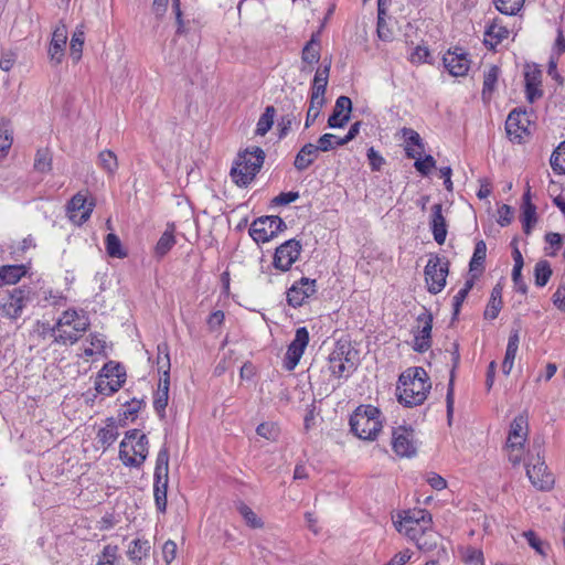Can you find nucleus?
Segmentation results:
<instances>
[{"mask_svg":"<svg viewBox=\"0 0 565 565\" xmlns=\"http://www.w3.org/2000/svg\"><path fill=\"white\" fill-rule=\"evenodd\" d=\"M448 273L449 262L445 257L431 255L424 269L427 290L433 295L439 294L446 286Z\"/></svg>","mask_w":565,"mask_h":565,"instance_id":"nucleus-10","label":"nucleus"},{"mask_svg":"<svg viewBox=\"0 0 565 565\" xmlns=\"http://www.w3.org/2000/svg\"><path fill=\"white\" fill-rule=\"evenodd\" d=\"M431 222L430 227L433 232L434 239L438 244H444L447 236V225L446 220L443 215V209L440 204H435L431 207Z\"/></svg>","mask_w":565,"mask_h":565,"instance_id":"nucleus-26","label":"nucleus"},{"mask_svg":"<svg viewBox=\"0 0 565 565\" xmlns=\"http://www.w3.org/2000/svg\"><path fill=\"white\" fill-rule=\"evenodd\" d=\"M433 525V519L426 510H408L395 523L396 530L409 540L425 533Z\"/></svg>","mask_w":565,"mask_h":565,"instance_id":"nucleus-8","label":"nucleus"},{"mask_svg":"<svg viewBox=\"0 0 565 565\" xmlns=\"http://www.w3.org/2000/svg\"><path fill=\"white\" fill-rule=\"evenodd\" d=\"M256 433L268 440H276L278 437V427L273 423H262L257 426Z\"/></svg>","mask_w":565,"mask_h":565,"instance_id":"nucleus-58","label":"nucleus"},{"mask_svg":"<svg viewBox=\"0 0 565 565\" xmlns=\"http://www.w3.org/2000/svg\"><path fill=\"white\" fill-rule=\"evenodd\" d=\"M458 551L463 563L469 565H483V553L480 548L466 545L460 546Z\"/></svg>","mask_w":565,"mask_h":565,"instance_id":"nucleus-39","label":"nucleus"},{"mask_svg":"<svg viewBox=\"0 0 565 565\" xmlns=\"http://www.w3.org/2000/svg\"><path fill=\"white\" fill-rule=\"evenodd\" d=\"M500 75V70L498 66L492 65L488 71L483 74V88H482V97L483 99L489 98L493 93L498 78Z\"/></svg>","mask_w":565,"mask_h":565,"instance_id":"nucleus-41","label":"nucleus"},{"mask_svg":"<svg viewBox=\"0 0 565 565\" xmlns=\"http://www.w3.org/2000/svg\"><path fill=\"white\" fill-rule=\"evenodd\" d=\"M235 508L249 527L262 529L264 526L262 519L243 501L236 502Z\"/></svg>","mask_w":565,"mask_h":565,"instance_id":"nucleus-37","label":"nucleus"},{"mask_svg":"<svg viewBox=\"0 0 565 565\" xmlns=\"http://www.w3.org/2000/svg\"><path fill=\"white\" fill-rule=\"evenodd\" d=\"M523 536L526 539L529 545L541 555H546V552L544 551V543L537 537L535 532L533 531H525L523 533Z\"/></svg>","mask_w":565,"mask_h":565,"instance_id":"nucleus-62","label":"nucleus"},{"mask_svg":"<svg viewBox=\"0 0 565 565\" xmlns=\"http://www.w3.org/2000/svg\"><path fill=\"white\" fill-rule=\"evenodd\" d=\"M316 291L315 279L301 278L288 289L287 301L294 308L300 307L303 305L306 299L311 297Z\"/></svg>","mask_w":565,"mask_h":565,"instance_id":"nucleus-21","label":"nucleus"},{"mask_svg":"<svg viewBox=\"0 0 565 565\" xmlns=\"http://www.w3.org/2000/svg\"><path fill=\"white\" fill-rule=\"evenodd\" d=\"M285 228L286 224L279 216H263L253 222L249 234L256 243H267Z\"/></svg>","mask_w":565,"mask_h":565,"instance_id":"nucleus-12","label":"nucleus"},{"mask_svg":"<svg viewBox=\"0 0 565 565\" xmlns=\"http://www.w3.org/2000/svg\"><path fill=\"white\" fill-rule=\"evenodd\" d=\"M52 153L47 148L39 149L34 158V170L40 173H47L52 169Z\"/></svg>","mask_w":565,"mask_h":565,"instance_id":"nucleus-42","label":"nucleus"},{"mask_svg":"<svg viewBox=\"0 0 565 565\" xmlns=\"http://www.w3.org/2000/svg\"><path fill=\"white\" fill-rule=\"evenodd\" d=\"M118 424L115 418H107L104 427L98 429L97 441L104 449L110 447L118 438Z\"/></svg>","mask_w":565,"mask_h":565,"instance_id":"nucleus-30","label":"nucleus"},{"mask_svg":"<svg viewBox=\"0 0 565 565\" xmlns=\"http://www.w3.org/2000/svg\"><path fill=\"white\" fill-rule=\"evenodd\" d=\"M94 206L95 203L93 201L88 202L86 195L79 192L67 203V216L75 225H82L89 218Z\"/></svg>","mask_w":565,"mask_h":565,"instance_id":"nucleus-19","label":"nucleus"},{"mask_svg":"<svg viewBox=\"0 0 565 565\" xmlns=\"http://www.w3.org/2000/svg\"><path fill=\"white\" fill-rule=\"evenodd\" d=\"M430 387L429 377L423 367H409L399 375L396 387L398 401L407 407L422 405Z\"/></svg>","mask_w":565,"mask_h":565,"instance_id":"nucleus-1","label":"nucleus"},{"mask_svg":"<svg viewBox=\"0 0 565 565\" xmlns=\"http://www.w3.org/2000/svg\"><path fill=\"white\" fill-rule=\"evenodd\" d=\"M522 218L525 231L529 232L532 224L536 222V207L531 202V191L529 185L523 194Z\"/></svg>","mask_w":565,"mask_h":565,"instance_id":"nucleus-35","label":"nucleus"},{"mask_svg":"<svg viewBox=\"0 0 565 565\" xmlns=\"http://www.w3.org/2000/svg\"><path fill=\"white\" fill-rule=\"evenodd\" d=\"M339 139L340 138L333 134H324L319 138L318 145L316 146L318 147L319 151L327 152L334 149L335 147L341 146L338 143Z\"/></svg>","mask_w":565,"mask_h":565,"instance_id":"nucleus-56","label":"nucleus"},{"mask_svg":"<svg viewBox=\"0 0 565 565\" xmlns=\"http://www.w3.org/2000/svg\"><path fill=\"white\" fill-rule=\"evenodd\" d=\"M89 326L85 315H79L75 310H66L57 319L53 327L44 328L43 333L54 338V342L60 344H74Z\"/></svg>","mask_w":565,"mask_h":565,"instance_id":"nucleus-2","label":"nucleus"},{"mask_svg":"<svg viewBox=\"0 0 565 565\" xmlns=\"http://www.w3.org/2000/svg\"><path fill=\"white\" fill-rule=\"evenodd\" d=\"M552 276V269L547 260H540L534 267L535 285L544 287Z\"/></svg>","mask_w":565,"mask_h":565,"instance_id":"nucleus-46","label":"nucleus"},{"mask_svg":"<svg viewBox=\"0 0 565 565\" xmlns=\"http://www.w3.org/2000/svg\"><path fill=\"white\" fill-rule=\"evenodd\" d=\"M30 301V290L26 288H13L0 303V315L4 318L17 320Z\"/></svg>","mask_w":565,"mask_h":565,"instance_id":"nucleus-13","label":"nucleus"},{"mask_svg":"<svg viewBox=\"0 0 565 565\" xmlns=\"http://www.w3.org/2000/svg\"><path fill=\"white\" fill-rule=\"evenodd\" d=\"M351 350L348 344H338L329 355V370L335 377H342L354 369L351 358Z\"/></svg>","mask_w":565,"mask_h":565,"instance_id":"nucleus-18","label":"nucleus"},{"mask_svg":"<svg viewBox=\"0 0 565 565\" xmlns=\"http://www.w3.org/2000/svg\"><path fill=\"white\" fill-rule=\"evenodd\" d=\"M551 166L554 172L565 174V141H563L552 153Z\"/></svg>","mask_w":565,"mask_h":565,"instance_id":"nucleus-52","label":"nucleus"},{"mask_svg":"<svg viewBox=\"0 0 565 565\" xmlns=\"http://www.w3.org/2000/svg\"><path fill=\"white\" fill-rule=\"evenodd\" d=\"M105 341L99 335H90L89 345L84 348L85 356H93L102 352Z\"/></svg>","mask_w":565,"mask_h":565,"instance_id":"nucleus-60","label":"nucleus"},{"mask_svg":"<svg viewBox=\"0 0 565 565\" xmlns=\"http://www.w3.org/2000/svg\"><path fill=\"white\" fill-rule=\"evenodd\" d=\"M85 33L81 28H77L72 35L70 44V56L75 63L82 57Z\"/></svg>","mask_w":565,"mask_h":565,"instance_id":"nucleus-43","label":"nucleus"},{"mask_svg":"<svg viewBox=\"0 0 565 565\" xmlns=\"http://www.w3.org/2000/svg\"><path fill=\"white\" fill-rule=\"evenodd\" d=\"M527 416L520 414L512 420L507 439L508 458L509 461L514 466L522 461L523 446L527 440Z\"/></svg>","mask_w":565,"mask_h":565,"instance_id":"nucleus-7","label":"nucleus"},{"mask_svg":"<svg viewBox=\"0 0 565 565\" xmlns=\"http://www.w3.org/2000/svg\"><path fill=\"white\" fill-rule=\"evenodd\" d=\"M352 109V102L347 96H340L335 100L333 111L328 119L330 128H342L350 119V111Z\"/></svg>","mask_w":565,"mask_h":565,"instance_id":"nucleus-23","label":"nucleus"},{"mask_svg":"<svg viewBox=\"0 0 565 565\" xmlns=\"http://www.w3.org/2000/svg\"><path fill=\"white\" fill-rule=\"evenodd\" d=\"M105 244H106V252L110 257H116V258L126 257L127 254L124 250V248L121 246V242L116 234L109 233L106 236Z\"/></svg>","mask_w":565,"mask_h":565,"instance_id":"nucleus-47","label":"nucleus"},{"mask_svg":"<svg viewBox=\"0 0 565 565\" xmlns=\"http://www.w3.org/2000/svg\"><path fill=\"white\" fill-rule=\"evenodd\" d=\"M412 551L404 550L395 554L385 565H405L412 558Z\"/></svg>","mask_w":565,"mask_h":565,"instance_id":"nucleus-64","label":"nucleus"},{"mask_svg":"<svg viewBox=\"0 0 565 565\" xmlns=\"http://www.w3.org/2000/svg\"><path fill=\"white\" fill-rule=\"evenodd\" d=\"M493 3L501 13L514 15L522 9L524 0H493Z\"/></svg>","mask_w":565,"mask_h":565,"instance_id":"nucleus-51","label":"nucleus"},{"mask_svg":"<svg viewBox=\"0 0 565 565\" xmlns=\"http://www.w3.org/2000/svg\"><path fill=\"white\" fill-rule=\"evenodd\" d=\"M319 149L313 143H306L297 153L294 166L298 171L308 169L318 158Z\"/></svg>","mask_w":565,"mask_h":565,"instance_id":"nucleus-29","label":"nucleus"},{"mask_svg":"<svg viewBox=\"0 0 565 565\" xmlns=\"http://www.w3.org/2000/svg\"><path fill=\"white\" fill-rule=\"evenodd\" d=\"M510 31L504 25L494 21L489 25L484 32V44L491 49H494L503 40L508 39Z\"/></svg>","mask_w":565,"mask_h":565,"instance_id":"nucleus-32","label":"nucleus"},{"mask_svg":"<svg viewBox=\"0 0 565 565\" xmlns=\"http://www.w3.org/2000/svg\"><path fill=\"white\" fill-rule=\"evenodd\" d=\"M158 371L162 372V377H170V356H169V347L166 342L158 344Z\"/></svg>","mask_w":565,"mask_h":565,"instance_id":"nucleus-45","label":"nucleus"},{"mask_svg":"<svg viewBox=\"0 0 565 565\" xmlns=\"http://www.w3.org/2000/svg\"><path fill=\"white\" fill-rule=\"evenodd\" d=\"M487 256V245L483 241L477 242L473 255L469 263L470 271L482 270L483 263Z\"/></svg>","mask_w":565,"mask_h":565,"instance_id":"nucleus-44","label":"nucleus"},{"mask_svg":"<svg viewBox=\"0 0 565 565\" xmlns=\"http://www.w3.org/2000/svg\"><path fill=\"white\" fill-rule=\"evenodd\" d=\"M66 40V26L64 24L56 26L49 46V56L52 63L57 65L62 62Z\"/></svg>","mask_w":565,"mask_h":565,"instance_id":"nucleus-24","label":"nucleus"},{"mask_svg":"<svg viewBox=\"0 0 565 565\" xmlns=\"http://www.w3.org/2000/svg\"><path fill=\"white\" fill-rule=\"evenodd\" d=\"M126 382V371L119 363L109 361L99 372L95 382V388L99 394L109 396L124 385Z\"/></svg>","mask_w":565,"mask_h":565,"instance_id":"nucleus-9","label":"nucleus"},{"mask_svg":"<svg viewBox=\"0 0 565 565\" xmlns=\"http://www.w3.org/2000/svg\"><path fill=\"white\" fill-rule=\"evenodd\" d=\"M443 63L449 74L456 77L467 75L470 68L468 54L460 47L446 52L443 57Z\"/></svg>","mask_w":565,"mask_h":565,"instance_id":"nucleus-20","label":"nucleus"},{"mask_svg":"<svg viewBox=\"0 0 565 565\" xmlns=\"http://www.w3.org/2000/svg\"><path fill=\"white\" fill-rule=\"evenodd\" d=\"M169 483V451L161 448L157 455L153 473V497L158 511L164 513L167 510V492Z\"/></svg>","mask_w":565,"mask_h":565,"instance_id":"nucleus-6","label":"nucleus"},{"mask_svg":"<svg viewBox=\"0 0 565 565\" xmlns=\"http://www.w3.org/2000/svg\"><path fill=\"white\" fill-rule=\"evenodd\" d=\"M418 330L414 335L413 349L417 352H425L430 348L433 317L430 313L418 316Z\"/></svg>","mask_w":565,"mask_h":565,"instance_id":"nucleus-22","label":"nucleus"},{"mask_svg":"<svg viewBox=\"0 0 565 565\" xmlns=\"http://www.w3.org/2000/svg\"><path fill=\"white\" fill-rule=\"evenodd\" d=\"M309 343V332L307 328L300 327L296 330L295 339L288 345L285 359L284 367L287 371H292L298 365L305 350Z\"/></svg>","mask_w":565,"mask_h":565,"instance_id":"nucleus-15","label":"nucleus"},{"mask_svg":"<svg viewBox=\"0 0 565 565\" xmlns=\"http://www.w3.org/2000/svg\"><path fill=\"white\" fill-rule=\"evenodd\" d=\"M392 447L399 457H413L416 455L417 446L414 438V430L399 426L394 428L392 434Z\"/></svg>","mask_w":565,"mask_h":565,"instance_id":"nucleus-16","label":"nucleus"},{"mask_svg":"<svg viewBox=\"0 0 565 565\" xmlns=\"http://www.w3.org/2000/svg\"><path fill=\"white\" fill-rule=\"evenodd\" d=\"M454 366H452V370H451V374H450V381H449V384H448V390H447V396H446V403H447V417H448V420L450 422L451 420V417H452V414H454V404H455V398H454V374H455V369L459 362V353L457 351L454 352Z\"/></svg>","mask_w":565,"mask_h":565,"instance_id":"nucleus-49","label":"nucleus"},{"mask_svg":"<svg viewBox=\"0 0 565 565\" xmlns=\"http://www.w3.org/2000/svg\"><path fill=\"white\" fill-rule=\"evenodd\" d=\"M149 454V441L138 429L126 431L119 445V459L126 467L140 468Z\"/></svg>","mask_w":565,"mask_h":565,"instance_id":"nucleus-4","label":"nucleus"},{"mask_svg":"<svg viewBox=\"0 0 565 565\" xmlns=\"http://www.w3.org/2000/svg\"><path fill=\"white\" fill-rule=\"evenodd\" d=\"M320 58L319 43L312 39L302 50V61L309 64H316Z\"/></svg>","mask_w":565,"mask_h":565,"instance_id":"nucleus-54","label":"nucleus"},{"mask_svg":"<svg viewBox=\"0 0 565 565\" xmlns=\"http://www.w3.org/2000/svg\"><path fill=\"white\" fill-rule=\"evenodd\" d=\"M150 548L148 540L136 539L130 542L127 554L131 561L138 562L148 556Z\"/></svg>","mask_w":565,"mask_h":565,"instance_id":"nucleus-36","label":"nucleus"},{"mask_svg":"<svg viewBox=\"0 0 565 565\" xmlns=\"http://www.w3.org/2000/svg\"><path fill=\"white\" fill-rule=\"evenodd\" d=\"M537 447L536 456H529L525 462L526 476L533 487L539 490L547 491L552 489L554 484V477L547 471V467L544 459L540 456Z\"/></svg>","mask_w":565,"mask_h":565,"instance_id":"nucleus-11","label":"nucleus"},{"mask_svg":"<svg viewBox=\"0 0 565 565\" xmlns=\"http://www.w3.org/2000/svg\"><path fill=\"white\" fill-rule=\"evenodd\" d=\"M175 226L173 223H169L167 225L166 231L162 233L160 238L158 239L154 248L153 254L157 258L164 257L175 245L177 239L174 236Z\"/></svg>","mask_w":565,"mask_h":565,"instance_id":"nucleus-27","label":"nucleus"},{"mask_svg":"<svg viewBox=\"0 0 565 565\" xmlns=\"http://www.w3.org/2000/svg\"><path fill=\"white\" fill-rule=\"evenodd\" d=\"M519 343H520V335H519V331L515 330V331L511 332V334L509 337L504 360L502 362V372L505 375H509L513 369L516 352L519 350Z\"/></svg>","mask_w":565,"mask_h":565,"instance_id":"nucleus-31","label":"nucleus"},{"mask_svg":"<svg viewBox=\"0 0 565 565\" xmlns=\"http://www.w3.org/2000/svg\"><path fill=\"white\" fill-rule=\"evenodd\" d=\"M402 135L406 142L405 146H411V147L415 146L418 148H422V146H424L423 139L420 138L419 134L417 131H415L414 129L403 128Z\"/></svg>","mask_w":565,"mask_h":565,"instance_id":"nucleus-59","label":"nucleus"},{"mask_svg":"<svg viewBox=\"0 0 565 565\" xmlns=\"http://www.w3.org/2000/svg\"><path fill=\"white\" fill-rule=\"evenodd\" d=\"M265 160V152L259 147L239 153L231 169V177L238 186L248 185L259 172Z\"/></svg>","mask_w":565,"mask_h":565,"instance_id":"nucleus-5","label":"nucleus"},{"mask_svg":"<svg viewBox=\"0 0 565 565\" xmlns=\"http://www.w3.org/2000/svg\"><path fill=\"white\" fill-rule=\"evenodd\" d=\"M435 166L436 161L430 154H427L424 158L418 157L414 163L415 169L423 175H427Z\"/></svg>","mask_w":565,"mask_h":565,"instance_id":"nucleus-57","label":"nucleus"},{"mask_svg":"<svg viewBox=\"0 0 565 565\" xmlns=\"http://www.w3.org/2000/svg\"><path fill=\"white\" fill-rule=\"evenodd\" d=\"M13 137L12 130L8 121L2 120L0 122V157L7 156L9 149L12 146Z\"/></svg>","mask_w":565,"mask_h":565,"instance_id":"nucleus-48","label":"nucleus"},{"mask_svg":"<svg viewBox=\"0 0 565 565\" xmlns=\"http://www.w3.org/2000/svg\"><path fill=\"white\" fill-rule=\"evenodd\" d=\"M170 377H160L158 390L153 396V408L160 417L164 416L169 402Z\"/></svg>","mask_w":565,"mask_h":565,"instance_id":"nucleus-28","label":"nucleus"},{"mask_svg":"<svg viewBox=\"0 0 565 565\" xmlns=\"http://www.w3.org/2000/svg\"><path fill=\"white\" fill-rule=\"evenodd\" d=\"M323 104H324V99H320V98L316 99L315 97H310L309 108L307 111L306 124H305L306 128H309L313 124V121L318 118Z\"/></svg>","mask_w":565,"mask_h":565,"instance_id":"nucleus-55","label":"nucleus"},{"mask_svg":"<svg viewBox=\"0 0 565 565\" xmlns=\"http://www.w3.org/2000/svg\"><path fill=\"white\" fill-rule=\"evenodd\" d=\"M299 119L294 114H288L286 116H282L278 126H279V138H284L288 131L290 130L291 126L295 122H298Z\"/></svg>","mask_w":565,"mask_h":565,"instance_id":"nucleus-63","label":"nucleus"},{"mask_svg":"<svg viewBox=\"0 0 565 565\" xmlns=\"http://www.w3.org/2000/svg\"><path fill=\"white\" fill-rule=\"evenodd\" d=\"M541 78L542 73L540 70L535 67H526L524 73V81H525V93H526V99L530 103H534L537 98L542 96L541 90Z\"/></svg>","mask_w":565,"mask_h":565,"instance_id":"nucleus-25","label":"nucleus"},{"mask_svg":"<svg viewBox=\"0 0 565 565\" xmlns=\"http://www.w3.org/2000/svg\"><path fill=\"white\" fill-rule=\"evenodd\" d=\"M531 119L525 110L513 109L505 120V131L513 142H522L525 136L530 135Z\"/></svg>","mask_w":565,"mask_h":565,"instance_id":"nucleus-14","label":"nucleus"},{"mask_svg":"<svg viewBox=\"0 0 565 565\" xmlns=\"http://www.w3.org/2000/svg\"><path fill=\"white\" fill-rule=\"evenodd\" d=\"M382 426L381 411L373 405H360L350 416L351 430L363 440H374Z\"/></svg>","mask_w":565,"mask_h":565,"instance_id":"nucleus-3","label":"nucleus"},{"mask_svg":"<svg viewBox=\"0 0 565 565\" xmlns=\"http://www.w3.org/2000/svg\"><path fill=\"white\" fill-rule=\"evenodd\" d=\"M177 543L168 540L162 546V557L166 565H170L177 556Z\"/></svg>","mask_w":565,"mask_h":565,"instance_id":"nucleus-61","label":"nucleus"},{"mask_svg":"<svg viewBox=\"0 0 565 565\" xmlns=\"http://www.w3.org/2000/svg\"><path fill=\"white\" fill-rule=\"evenodd\" d=\"M276 115V109L274 106H267L265 111L259 117L255 134L258 136H265L274 125V118Z\"/></svg>","mask_w":565,"mask_h":565,"instance_id":"nucleus-40","label":"nucleus"},{"mask_svg":"<svg viewBox=\"0 0 565 565\" xmlns=\"http://www.w3.org/2000/svg\"><path fill=\"white\" fill-rule=\"evenodd\" d=\"M301 245L296 239H288L276 248L273 265L276 269L287 271L299 258Z\"/></svg>","mask_w":565,"mask_h":565,"instance_id":"nucleus-17","label":"nucleus"},{"mask_svg":"<svg viewBox=\"0 0 565 565\" xmlns=\"http://www.w3.org/2000/svg\"><path fill=\"white\" fill-rule=\"evenodd\" d=\"M98 164L106 172L114 174L118 169L117 156L110 150H104L98 156Z\"/></svg>","mask_w":565,"mask_h":565,"instance_id":"nucleus-50","label":"nucleus"},{"mask_svg":"<svg viewBox=\"0 0 565 565\" xmlns=\"http://www.w3.org/2000/svg\"><path fill=\"white\" fill-rule=\"evenodd\" d=\"M377 35L384 42H391L394 40L395 33L393 25L386 21L383 13L379 12L377 18Z\"/></svg>","mask_w":565,"mask_h":565,"instance_id":"nucleus-53","label":"nucleus"},{"mask_svg":"<svg viewBox=\"0 0 565 565\" xmlns=\"http://www.w3.org/2000/svg\"><path fill=\"white\" fill-rule=\"evenodd\" d=\"M437 540L438 535L437 533L430 527L425 533H422L420 535L411 539V541L416 543V546L418 550L423 552H430L437 546Z\"/></svg>","mask_w":565,"mask_h":565,"instance_id":"nucleus-38","label":"nucleus"},{"mask_svg":"<svg viewBox=\"0 0 565 565\" xmlns=\"http://www.w3.org/2000/svg\"><path fill=\"white\" fill-rule=\"evenodd\" d=\"M330 65H326L323 68H319L313 77L311 85L310 97L324 99V94L328 85Z\"/></svg>","mask_w":565,"mask_h":565,"instance_id":"nucleus-33","label":"nucleus"},{"mask_svg":"<svg viewBox=\"0 0 565 565\" xmlns=\"http://www.w3.org/2000/svg\"><path fill=\"white\" fill-rule=\"evenodd\" d=\"M25 274L26 269L23 265L2 266L0 268V287L6 284H17Z\"/></svg>","mask_w":565,"mask_h":565,"instance_id":"nucleus-34","label":"nucleus"}]
</instances>
